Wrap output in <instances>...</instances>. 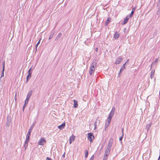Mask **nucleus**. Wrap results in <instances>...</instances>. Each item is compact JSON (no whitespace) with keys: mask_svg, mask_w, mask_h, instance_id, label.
I'll return each instance as SVG.
<instances>
[{"mask_svg":"<svg viewBox=\"0 0 160 160\" xmlns=\"http://www.w3.org/2000/svg\"><path fill=\"white\" fill-rule=\"evenodd\" d=\"M69 141V143L70 144H71L72 143V141Z\"/></svg>","mask_w":160,"mask_h":160,"instance_id":"44","label":"nucleus"},{"mask_svg":"<svg viewBox=\"0 0 160 160\" xmlns=\"http://www.w3.org/2000/svg\"><path fill=\"white\" fill-rule=\"evenodd\" d=\"M35 122H34L31 126L30 128L28 130V133L29 134H31V133L32 130V129L34 127V126L35 125Z\"/></svg>","mask_w":160,"mask_h":160,"instance_id":"8","label":"nucleus"},{"mask_svg":"<svg viewBox=\"0 0 160 160\" xmlns=\"http://www.w3.org/2000/svg\"><path fill=\"white\" fill-rule=\"evenodd\" d=\"M65 126V122H63L60 125L58 126V128L62 130L64 128Z\"/></svg>","mask_w":160,"mask_h":160,"instance_id":"10","label":"nucleus"},{"mask_svg":"<svg viewBox=\"0 0 160 160\" xmlns=\"http://www.w3.org/2000/svg\"><path fill=\"white\" fill-rule=\"evenodd\" d=\"M157 14L158 15L159 14H160V7L159 8V9L158 10V11L157 12Z\"/></svg>","mask_w":160,"mask_h":160,"instance_id":"37","label":"nucleus"},{"mask_svg":"<svg viewBox=\"0 0 160 160\" xmlns=\"http://www.w3.org/2000/svg\"><path fill=\"white\" fill-rule=\"evenodd\" d=\"M113 141V140L112 138H111L109 139L107 148H109L111 149V147L112 145Z\"/></svg>","mask_w":160,"mask_h":160,"instance_id":"6","label":"nucleus"},{"mask_svg":"<svg viewBox=\"0 0 160 160\" xmlns=\"http://www.w3.org/2000/svg\"><path fill=\"white\" fill-rule=\"evenodd\" d=\"M97 62L96 60H93L92 62L89 70V74L91 75L95 71V68L96 66Z\"/></svg>","mask_w":160,"mask_h":160,"instance_id":"1","label":"nucleus"},{"mask_svg":"<svg viewBox=\"0 0 160 160\" xmlns=\"http://www.w3.org/2000/svg\"><path fill=\"white\" fill-rule=\"evenodd\" d=\"M129 19V18L128 16H127L124 19L122 24L124 25L126 24L128 22Z\"/></svg>","mask_w":160,"mask_h":160,"instance_id":"11","label":"nucleus"},{"mask_svg":"<svg viewBox=\"0 0 160 160\" xmlns=\"http://www.w3.org/2000/svg\"><path fill=\"white\" fill-rule=\"evenodd\" d=\"M134 13V12H133V11H132L131 13L129 15V17L131 18L132 17V16L133 15Z\"/></svg>","mask_w":160,"mask_h":160,"instance_id":"31","label":"nucleus"},{"mask_svg":"<svg viewBox=\"0 0 160 160\" xmlns=\"http://www.w3.org/2000/svg\"><path fill=\"white\" fill-rule=\"evenodd\" d=\"M115 110V108L114 107H113V108H112L111 111L110 112L112 113H113V114H114Z\"/></svg>","mask_w":160,"mask_h":160,"instance_id":"29","label":"nucleus"},{"mask_svg":"<svg viewBox=\"0 0 160 160\" xmlns=\"http://www.w3.org/2000/svg\"><path fill=\"white\" fill-rule=\"evenodd\" d=\"M65 153H64L62 155V156L63 157H65Z\"/></svg>","mask_w":160,"mask_h":160,"instance_id":"42","label":"nucleus"},{"mask_svg":"<svg viewBox=\"0 0 160 160\" xmlns=\"http://www.w3.org/2000/svg\"><path fill=\"white\" fill-rule=\"evenodd\" d=\"M122 134L123 133V128H122Z\"/></svg>","mask_w":160,"mask_h":160,"instance_id":"41","label":"nucleus"},{"mask_svg":"<svg viewBox=\"0 0 160 160\" xmlns=\"http://www.w3.org/2000/svg\"><path fill=\"white\" fill-rule=\"evenodd\" d=\"M62 35V34L61 32L59 33L58 36L56 37L55 39V41H57L58 40L59 38Z\"/></svg>","mask_w":160,"mask_h":160,"instance_id":"17","label":"nucleus"},{"mask_svg":"<svg viewBox=\"0 0 160 160\" xmlns=\"http://www.w3.org/2000/svg\"><path fill=\"white\" fill-rule=\"evenodd\" d=\"M109 154L105 153L103 160H107Z\"/></svg>","mask_w":160,"mask_h":160,"instance_id":"25","label":"nucleus"},{"mask_svg":"<svg viewBox=\"0 0 160 160\" xmlns=\"http://www.w3.org/2000/svg\"><path fill=\"white\" fill-rule=\"evenodd\" d=\"M124 29H125V30H126V29L125 28H124Z\"/></svg>","mask_w":160,"mask_h":160,"instance_id":"47","label":"nucleus"},{"mask_svg":"<svg viewBox=\"0 0 160 160\" xmlns=\"http://www.w3.org/2000/svg\"><path fill=\"white\" fill-rule=\"evenodd\" d=\"M16 96H17V93L16 92V93H15V101H16L17 100V98H16Z\"/></svg>","mask_w":160,"mask_h":160,"instance_id":"39","label":"nucleus"},{"mask_svg":"<svg viewBox=\"0 0 160 160\" xmlns=\"http://www.w3.org/2000/svg\"><path fill=\"white\" fill-rule=\"evenodd\" d=\"M111 151V149L109 148H107V149H106L105 151V154H109V153Z\"/></svg>","mask_w":160,"mask_h":160,"instance_id":"19","label":"nucleus"},{"mask_svg":"<svg viewBox=\"0 0 160 160\" xmlns=\"http://www.w3.org/2000/svg\"><path fill=\"white\" fill-rule=\"evenodd\" d=\"M126 62H125L123 65L122 66V67L121 68L119 72V73L118 77L120 76V73L122 72L123 70L125 68V65L126 64Z\"/></svg>","mask_w":160,"mask_h":160,"instance_id":"14","label":"nucleus"},{"mask_svg":"<svg viewBox=\"0 0 160 160\" xmlns=\"http://www.w3.org/2000/svg\"><path fill=\"white\" fill-rule=\"evenodd\" d=\"M46 141L43 138H41L38 142V144L41 145H43L44 143H45Z\"/></svg>","mask_w":160,"mask_h":160,"instance_id":"4","label":"nucleus"},{"mask_svg":"<svg viewBox=\"0 0 160 160\" xmlns=\"http://www.w3.org/2000/svg\"><path fill=\"white\" fill-rule=\"evenodd\" d=\"M158 61V58H156L155 59V61H154L152 63V64L151 65V69L152 68H153L154 66V65L156 64Z\"/></svg>","mask_w":160,"mask_h":160,"instance_id":"15","label":"nucleus"},{"mask_svg":"<svg viewBox=\"0 0 160 160\" xmlns=\"http://www.w3.org/2000/svg\"><path fill=\"white\" fill-rule=\"evenodd\" d=\"M124 136V134H122V136L119 138V140L122 141Z\"/></svg>","mask_w":160,"mask_h":160,"instance_id":"32","label":"nucleus"},{"mask_svg":"<svg viewBox=\"0 0 160 160\" xmlns=\"http://www.w3.org/2000/svg\"><path fill=\"white\" fill-rule=\"evenodd\" d=\"M31 134H27L25 142H29Z\"/></svg>","mask_w":160,"mask_h":160,"instance_id":"18","label":"nucleus"},{"mask_svg":"<svg viewBox=\"0 0 160 160\" xmlns=\"http://www.w3.org/2000/svg\"><path fill=\"white\" fill-rule=\"evenodd\" d=\"M111 19L110 18H108L107 19V20L106 21V23H105L106 25H107L109 23V22L111 21Z\"/></svg>","mask_w":160,"mask_h":160,"instance_id":"26","label":"nucleus"},{"mask_svg":"<svg viewBox=\"0 0 160 160\" xmlns=\"http://www.w3.org/2000/svg\"><path fill=\"white\" fill-rule=\"evenodd\" d=\"M98 48H95V51H96L98 52Z\"/></svg>","mask_w":160,"mask_h":160,"instance_id":"43","label":"nucleus"},{"mask_svg":"<svg viewBox=\"0 0 160 160\" xmlns=\"http://www.w3.org/2000/svg\"><path fill=\"white\" fill-rule=\"evenodd\" d=\"M30 78V75H29V74L28 75V76L27 77V81L26 82H27L28 80Z\"/></svg>","mask_w":160,"mask_h":160,"instance_id":"33","label":"nucleus"},{"mask_svg":"<svg viewBox=\"0 0 160 160\" xmlns=\"http://www.w3.org/2000/svg\"><path fill=\"white\" fill-rule=\"evenodd\" d=\"M111 122V120L109 119H107V122H106L105 124V129H106L108 128V127L109 125Z\"/></svg>","mask_w":160,"mask_h":160,"instance_id":"12","label":"nucleus"},{"mask_svg":"<svg viewBox=\"0 0 160 160\" xmlns=\"http://www.w3.org/2000/svg\"><path fill=\"white\" fill-rule=\"evenodd\" d=\"M53 35V34H51L49 37V39H51L52 38Z\"/></svg>","mask_w":160,"mask_h":160,"instance_id":"34","label":"nucleus"},{"mask_svg":"<svg viewBox=\"0 0 160 160\" xmlns=\"http://www.w3.org/2000/svg\"><path fill=\"white\" fill-rule=\"evenodd\" d=\"M75 139V137L73 135L70 137L69 139V141H74Z\"/></svg>","mask_w":160,"mask_h":160,"instance_id":"23","label":"nucleus"},{"mask_svg":"<svg viewBox=\"0 0 160 160\" xmlns=\"http://www.w3.org/2000/svg\"><path fill=\"white\" fill-rule=\"evenodd\" d=\"M4 62H4V61L3 62V65L2 66V73L1 74V76L0 78H2V77H3L4 76V70H5V63H4Z\"/></svg>","mask_w":160,"mask_h":160,"instance_id":"9","label":"nucleus"},{"mask_svg":"<svg viewBox=\"0 0 160 160\" xmlns=\"http://www.w3.org/2000/svg\"><path fill=\"white\" fill-rule=\"evenodd\" d=\"M28 142H25L24 147L25 148V150H26L28 146Z\"/></svg>","mask_w":160,"mask_h":160,"instance_id":"24","label":"nucleus"},{"mask_svg":"<svg viewBox=\"0 0 160 160\" xmlns=\"http://www.w3.org/2000/svg\"><path fill=\"white\" fill-rule=\"evenodd\" d=\"M74 102L73 107L75 108H77L78 106V102L76 100L74 99L73 100Z\"/></svg>","mask_w":160,"mask_h":160,"instance_id":"13","label":"nucleus"},{"mask_svg":"<svg viewBox=\"0 0 160 160\" xmlns=\"http://www.w3.org/2000/svg\"><path fill=\"white\" fill-rule=\"evenodd\" d=\"M37 47H36V50H35V52L37 51Z\"/></svg>","mask_w":160,"mask_h":160,"instance_id":"45","label":"nucleus"},{"mask_svg":"<svg viewBox=\"0 0 160 160\" xmlns=\"http://www.w3.org/2000/svg\"><path fill=\"white\" fill-rule=\"evenodd\" d=\"M94 157L93 155L91 158L90 159H89V160H93V159H94Z\"/></svg>","mask_w":160,"mask_h":160,"instance_id":"36","label":"nucleus"},{"mask_svg":"<svg viewBox=\"0 0 160 160\" xmlns=\"http://www.w3.org/2000/svg\"><path fill=\"white\" fill-rule=\"evenodd\" d=\"M28 101H27V102H26V100L25 101V103L23 106V110L24 111V108L26 107L27 105L28 104Z\"/></svg>","mask_w":160,"mask_h":160,"instance_id":"27","label":"nucleus"},{"mask_svg":"<svg viewBox=\"0 0 160 160\" xmlns=\"http://www.w3.org/2000/svg\"><path fill=\"white\" fill-rule=\"evenodd\" d=\"M85 158H87L88 157V152L87 150H85Z\"/></svg>","mask_w":160,"mask_h":160,"instance_id":"28","label":"nucleus"},{"mask_svg":"<svg viewBox=\"0 0 160 160\" xmlns=\"http://www.w3.org/2000/svg\"><path fill=\"white\" fill-rule=\"evenodd\" d=\"M119 35L118 33L117 32H116L114 35V38L116 39H117L119 37Z\"/></svg>","mask_w":160,"mask_h":160,"instance_id":"21","label":"nucleus"},{"mask_svg":"<svg viewBox=\"0 0 160 160\" xmlns=\"http://www.w3.org/2000/svg\"><path fill=\"white\" fill-rule=\"evenodd\" d=\"M11 122V118L10 116H8L7 118V122L6 126L7 127H8L10 125Z\"/></svg>","mask_w":160,"mask_h":160,"instance_id":"3","label":"nucleus"},{"mask_svg":"<svg viewBox=\"0 0 160 160\" xmlns=\"http://www.w3.org/2000/svg\"><path fill=\"white\" fill-rule=\"evenodd\" d=\"M32 90H31L29 92L27 96L26 99L25 100L26 102H27V101H28L29 99L30 98L32 94Z\"/></svg>","mask_w":160,"mask_h":160,"instance_id":"7","label":"nucleus"},{"mask_svg":"<svg viewBox=\"0 0 160 160\" xmlns=\"http://www.w3.org/2000/svg\"><path fill=\"white\" fill-rule=\"evenodd\" d=\"M135 9H136V8H133L132 9V11H133V12H134V11L135 10Z\"/></svg>","mask_w":160,"mask_h":160,"instance_id":"40","label":"nucleus"},{"mask_svg":"<svg viewBox=\"0 0 160 160\" xmlns=\"http://www.w3.org/2000/svg\"><path fill=\"white\" fill-rule=\"evenodd\" d=\"M114 115V114H113V113H112L110 112L108 117L107 118V119H109V120H111L112 118V117H113Z\"/></svg>","mask_w":160,"mask_h":160,"instance_id":"16","label":"nucleus"},{"mask_svg":"<svg viewBox=\"0 0 160 160\" xmlns=\"http://www.w3.org/2000/svg\"><path fill=\"white\" fill-rule=\"evenodd\" d=\"M160 155H159V158H158V160H159L160 159Z\"/></svg>","mask_w":160,"mask_h":160,"instance_id":"46","label":"nucleus"},{"mask_svg":"<svg viewBox=\"0 0 160 160\" xmlns=\"http://www.w3.org/2000/svg\"><path fill=\"white\" fill-rule=\"evenodd\" d=\"M40 40H41V39H40L38 41V42H37V43L36 44V47H38V45L40 43Z\"/></svg>","mask_w":160,"mask_h":160,"instance_id":"35","label":"nucleus"},{"mask_svg":"<svg viewBox=\"0 0 160 160\" xmlns=\"http://www.w3.org/2000/svg\"><path fill=\"white\" fill-rule=\"evenodd\" d=\"M123 60V59L122 58H118L116 59L115 63L116 64H119Z\"/></svg>","mask_w":160,"mask_h":160,"instance_id":"5","label":"nucleus"},{"mask_svg":"<svg viewBox=\"0 0 160 160\" xmlns=\"http://www.w3.org/2000/svg\"><path fill=\"white\" fill-rule=\"evenodd\" d=\"M46 160H52L51 158H50L48 157H47L46 159Z\"/></svg>","mask_w":160,"mask_h":160,"instance_id":"38","label":"nucleus"},{"mask_svg":"<svg viewBox=\"0 0 160 160\" xmlns=\"http://www.w3.org/2000/svg\"><path fill=\"white\" fill-rule=\"evenodd\" d=\"M151 126V123H150L147 125L146 129L147 130V131H148L150 129Z\"/></svg>","mask_w":160,"mask_h":160,"instance_id":"22","label":"nucleus"},{"mask_svg":"<svg viewBox=\"0 0 160 160\" xmlns=\"http://www.w3.org/2000/svg\"><path fill=\"white\" fill-rule=\"evenodd\" d=\"M154 72H155V70H153L151 72V75H150V77L152 79V78L154 77Z\"/></svg>","mask_w":160,"mask_h":160,"instance_id":"20","label":"nucleus"},{"mask_svg":"<svg viewBox=\"0 0 160 160\" xmlns=\"http://www.w3.org/2000/svg\"><path fill=\"white\" fill-rule=\"evenodd\" d=\"M88 139L90 142H92L93 140L94 139V137L93 134L91 132L89 133L88 134Z\"/></svg>","mask_w":160,"mask_h":160,"instance_id":"2","label":"nucleus"},{"mask_svg":"<svg viewBox=\"0 0 160 160\" xmlns=\"http://www.w3.org/2000/svg\"><path fill=\"white\" fill-rule=\"evenodd\" d=\"M31 68H30L28 71V73L29 75H30L29 78H30L31 77L32 72L31 71Z\"/></svg>","mask_w":160,"mask_h":160,"instance_id":"30","label":"nucleus"}]
</instances>
